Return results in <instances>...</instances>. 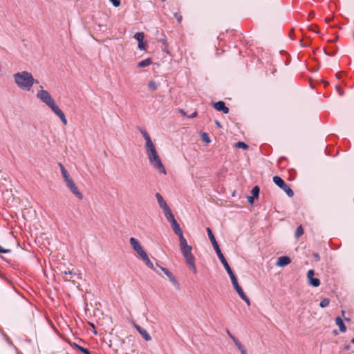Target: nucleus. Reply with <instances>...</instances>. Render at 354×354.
<instances>
[{
    "label": "nucleus",
    "mask_w": 354,
    "mask_h": 354,
    "mask_svg": "<svg viewBox=\"0 0 354 354\" xmlns=\"http://www.w3.org/2000/svg\"><path fill=\"white\" fill-rule=\"evenodd\" d=\"M335 323L338 326L341 332H345L346 330V326L344 324L342 319L340 317L335 319Z\"/></svg>",
    "instance_id": "17"
},
{
    "label": "nucleus",
    "mask_w": 354,
    "mask_h": 354,
    "mask_svg": "<svg viewBox=\"0 0 354 354\" xmlns=\"http://www.w3.org/2000/svg\"><path fill=\"white\" fill-rule=\"evenodd\" d=\"M196 115H197V113L195 111L191 115L187 116V118H192L196 117Z\"/></svg>",
    "instance_id": "37"
},
{
    "label": "nucleus",
    "mask_w": 354,
    "mask_h": 354,
    "mask_svg": "<svg viewBox=\"0 0 354 354\" xmlns=\"http://www.w3.org/2000/svg\"><path fill=\"white\" fill-rule=\"evenodd\" d=\"M329 302H330V301L328 299H327V298L323 299L319 304V306L321 308H325V307L328 306V305L329 304Z\"/></svg>",
    "instance_id": "25"
},
{
    "label": "nucleus",
    "mask_w": 354,
    "mask_h": 354,
    "mask_svg": "<svg viewBox=\"0 0 354 354\" xmlns=\"http://www.w3.org/2000/svg\"><path fill=\"white\" fill-rule=\"evenodd\" d=\"M166 218L171 223L174 232L179 237L180 250L187 265L194 274H197L198 271L195 264V259L192 253V247L187 243L186 239L184 237L183 230L176 221L174 214L166 217Z\"/></svg>",
    "instance_id": "1"
},
{
    "label": "nucleus",
    "mask_w": 354,
    "mask_h": 354,
    "mask_svg": "<svg viewBox=\"0 0 354 354\" xmlns=\"http://www.w3.org/2000/svg\"><path fill=\"white\" fill-rule=\"evenodd\" d=\"M161 270L168 277L169 281L176 286H179V283L172 273L167 268L160 267Z\"/></svg>",
    "instance_id": "11"
},
{
    "label": "nucleus",
    "mask_w": 354,
    "mask_h": 354,
    "mask_svg": "<svg viewBox=\"0 0 354 354\" xmlns=\"http://www.w3.org/2000/svg\"><path fill=\"white\" fill-rule=\"evenodd\" d=\"M315 259H316L317 260H319V255H318V254H315Z\"/></svg>",
    "instance_id": "40"
},
{
    "label": "nucleus",
    "mask_w": 354,
    "mask_h": 354,
    "mask_svg": "<svg viewBox=\"0 0 354 354\" xmlns=\"http://www.w3.org/2000/svg\"><path fill=\"white\" fill-rule=\"evenodd\" d=\"M114 7H118L120 5V0H109Z\"/></svg>",
    "instance_id": "30"
},
{
    "label": "nucleus",
    "mask_w": 354,
    "mask_h": 354,
    "mask_svg": "<svg viewBox=\"0 0 354 354\" xmlns=\"http://www.w3.org/2000/svg\"><path fill=\"white\" fill-rule=\"evenodd\" d=\"M214 106L217 111H223L225 114H227L229 112V109L225 106L223 101L214 103Z\"/></svg>",
    "instance_id": "13"
},
{
    "label": "nucleus",
    "mask_w": 354,
    "mask_h": 354,
    "mask_svg": "<svg viewBox=\"0 0 354 354\" xmlns=\"http://www.w3.org/2000/svg\"><path fill=\"white\" fill-rule=\"evenodd\" d=\"M180 112L183 114L184 117H187L185 112L183 110H180Z\"/></svg>",
    "instance_id": "39"
},
{
    "label": "nucleus",
    "mask_w": 354,
    "mask_h": 354,
    "mask_svg": "<svg viewBox=\"0 0 354 354\" xmlns=\"http://www.w3.org/2000/svg\"><path fill=\"white\" fill-rule=\"evenodd\" d=\"M66 185L70 191L79 199H83V195L78 189L77 186L72 179L71 180L66 183Z\"/></svg>",
    "instance_id": "8"
},
{
    "label": "nucleus",
    "mask_w": 354,
    "mask_h": 354,
    "mask_svg": "<svg viewBox=\"0 0 354 354\" xmlns=\"http://www.w3.org/2000/svg\"><path fill=\"white\" fill-rule=\"evenodd\" d=\"M303 234V229L301 227V226H299L297 228V230H296V232H295V236L297 237H299L300 236L301 234Z\"/></svg>",
    "instance_id": "29"
},
{
    "label": "nucleus",
    "mask_w": 354,
    "mask_h": 354,
    "mask_svg": "<svg viewBox=\"0 0 354 354\" xmlns=\"http://www.w3.org/2000/svg\"><path fill=\"white\" fill-rule=\"evenodd\" d=\"M12 80L16 87L25 92H32L34 85L39 83L33 74L26 70L15 72L12 75Z\"/></svg>",
    "instance_id": "4"
},
{
    "label": "nucleus",
    "mask_w": 354,
    "mask_h": 354,
    "mask_svg": "<svg viewBox=\"0 0 354 354\" xmlns=\"http://www.w3.org/2000/svg\"><path fill=\"white\" fill-rule=\"evenodd\" d=\"M10 252V250L8 248H3L1 246H0V253H5L8 254Z\"/></svg>",
    "instance_id": "31"
},
{
    "label": "nucleus",
    "mask_w": 354,
    "mask_h": 354,
    "mask_svg": "<svg viewBox=\"0 0 354 354\" xmlns=\"http://www.w3.org/2000/svg\"><path fill=\"white\" fill-rule=\"evenodd\" d=\"M60 169H61L62 174L63 176V178H64L66 183L72 180V178L70 177L67 170L62 165H61Z\"/></svg>",
    "instance_id": "16"
},
{
    "label": "nucleus",
    "mask_w": 354,
    "mask_h": 354,
    "mask_svg": "<svg viewBox=\"0 0 354 354\" xmlns=\"http://www.w3.org/2000/svg\"><path fill=\"white\" fill-rule=\"evenodd\" d=\"M314 270H309L307 272V278L308 279V283L310 286L318 287L320 285V281L318 278L314 277Z\"/></svg>",
    "instance_id": "10"
},
{
    "label": "nucleus",
    "mask_w": 354,
    "mask_h": 354,
    "mask_svg": "<svg viewBox=\"0 0 354 354\" xmlns=\"http://www.w3.org/2000/svg\"><path fill=\"white\" fill-rule=\"evenodd\" d=\"M152 64V60L151 58H147L145 60H142L140 62H138V66L140 68L142 67H146Z\"/></svg>",
    "instance_id": "20"
},
{
    "label": "nucleus",
    "mask_w": 354,
    "mask_h": 354,
    "mask_svg": "<svg viewBox=\"0 0 354 354\" xmlns=\"http://www.w3.org/2000/svg\"><path fill=\"white\" fill-rule=\"evenodd\" d=\"M218 258L221 263H225L227 261L223 254L218 256Z\"/></svg>",
    "instance_id": "34"
},
{
    "label": "nucleus",
    "mask_w": 354,
    "mask_h": 354,
    "mask_svg": "<svg viewBox=\"0 0 354 354\" xmlns=\"http://www.w3.org/2000/svg\"><path fill=\"white\" fill-rule=\"evenodd\" d=\"M215 124L218 127L221 128V124L218 121H215Z\"/></svg>",
    "instance_id": "38"
},
{
    "label": "nucleus",
    "mask_w": 354,
    "mask_h": 354,
    "mask_svg": "<svg viewBox=\"0 0 354 354\" xmlns=\"http://www.w3.org/2000/svg\"><path fill=\"white\" fill-rule=\"evenodd\" d=\"M129 241L133 250L142 258V259L145 262L146 265L151 269L156 271V268L153 263L149 259L147 252L144 250L139 241L134 237H131Z\"/></svg>",
    "instance_id": "6"
},
{
    "label": "nucleus",
    "mask_w": 354,
    "mask_h": 354,
    "mask_svg": "<svg viewBox=\"0 0 354 354\" xmlns=\"http://www.w3.org/2000/svg\"><path fill=\"white\" fill-rule=\"evenodd\" d=\"M212 245H213L214 250H216L217 248H219V245H218L216 240L214 241H212Z\"/></svg>",
    "instance_id": "32"
},
{
    "label": "nucleus",
    "mask_w": 354,
    "mask_h": 354,
    "mask_svg": "<svg viewBox=\"0 0 354 354\" xmlns=\"http://www.w3.org/2000/svg\"><path fill=\"white\" fill-rule=\"evenodd\" d=\"M142 135L145 141V148L150 166L156 169L160 174L166 175L165 167L149 134L147 131H142Z\"/></svg>",
    "instance_id": "2"
},
{
    "label": "nucleus",
    "mask_w": 354,
    "mask_h": 354,
    "mask_svg": "<svg viewBox=\"0 0 354 354\" xmlns=\"http://www.w3.org/2000/svg\"><path fill=\"white\" fill-rule=\"evenodd\" d=\"M201 138L202 140L206 143V144H209L211 140H210V138H209L208 135L206 133H202L201 134Z\"/></svg>",
    "instance_id": "22"
},
{
    "label": "nucleus",
    "mask_w": 354,
    "mask_h": 354,
    "mask_svg": "<svg viewBox=\"0 0 354 354\" xmlns=\"http://www.w3.org/2000/svg\"><path fill=\"white\" fill-rule=\"evenodd\" d=\"M215 251H216L218 257L220 256V255H223V253L221 252V250L220 248H217L216 250H215Z\"/></svg>",
    "instance_id": "36"
},
{
    "label": "nucleus",
    "mask_w": 354,
    "mask_h": 354,
    "mask_svg": "<svg viewBox=\"0 0 354 354\" xmlns=\"http://www.w3.org/2000/svg\"><path fill=\"white\" fill-rule=\"evenodd\" d=\"M90 325H91V326L93 329H95V326H94L93 324L90 323Z\"/></svg>",
    "instance_id": "41"
},
{
    "label": "nucleus",
    "mask_w": 354,
    "mask_h": 354,
    "mask_svg": "<svg viewBox=\"0 0 354 354\" xmlns=\"http://www.w3.org/2000/svg\"><path fill=\"white\" fill-rule=\"evenodd\" d=\"M35 96L39 102L46 104L49 109H50V110L59 117L64 125L67 124V119L64 112L57 105L51 94L44 88L43 85L40 84L38 86Z\"/></svg>",
    "instance_id": "3"
},
{
    "label": "nucleus",
    "mask_w": 354,
    "mask_h": 354,
    "mask_svg": "<svg viewBox=\"0 0 354 354\" xmlns=\"http://www.w3.org/2000/svg\"><path fill=\"white\" fill-rule=\"evenodd\" d=\"M206 230H207L208 236H209L211 242L216 241V239H215L211 229L209 227H207Z\"/></svg>",
    "instance_id": "24"
},
{
    "label": "nucleus",
    "mask_w": 354,
    "mask_h": 354,
    "mask_svg": "<svg viewBox=\"0 0 354 354\" xmlns=\"http://www.w3.org/2000/svg\"><path fill=\"white\" fill-rule=\"evenodd\" d=\"M156 199L158 201L160 207L162 209L165 217H167L173 214L170 207L164 200L163 197L160 194H156Z\"/></svg>",
    "instance_id": "7"
},
{
    "label": "nucleus",
    "mask_w": 354,
    "mask_h": 354,
    "mask_svg": "<svg viewBox=\"0 0 354 354\" xmlns=\"http://www.w3.org/2000/svg\"><path fill=\"white\" fill-rule=\"evenodd\" d=\"M273 182L279 188H281L285 184V182L283 181V180L278 176H275L273 177Z\"/></svg>",
    "instance_id": "19"
},
{
    "label": "nucleus",
    "mask_w": 354,
    "mask_h": 354,
    "mask_svg": "<svg viewBox=\"0 0 354 354\" xmlns=\"http://www.w3.org/2000/svg\"><path fill=\"white\" fill-rule=\"evenodd\" d=\"M137 329H138V332L140 333V334L142 336V337L146 341H150L151 339V336L149 335V334L147 333V331L146 330L142 329L139 327Z\"/></svg>",
    "instance_id": "18"
},
{
    "label": "nucleus",
    "mask_w": 354,
    "mask_h": 354,
    "mask_svg": "<svg viewBox=\"0 0 354 354\" xmlns=\"http://www.w3.org/2000/svg\"><path fill=\"white\" fill-rule=\"evenodd\" d=\"M93 333H94V334H97V332H96V330L95 329L93 330Z\"/></svg>",
    "instance_id": "42"
},
{
    "label": "nucleus",
    "mask_w": 354,
    "mask_h": 354,
    "mask_svg": "<svg viewBox=\"0 0 354 354\" xmlns=\"http://www.w3.org/2000/svg\"><path fill=\"white\" fill-rule=\"evenodd\" d=\"M281 189H283L289 197H292L293 196L292 190L291 189L290 186H288L286 183L281 187Z\"/></svg>",
    "instance_id": "21"
},
{
    "label": "nucleus",
    "mask_w": 354,
    "mask_h": 354,
    "mask_svg": "<svg viewBox=\"0 0 354 354\" xmlns=\"http://www.w3.org/2000/svg\"><path fill=\"white\" fill-rule=\"evenodd\" d=\"M254 198H254V197H253V196H248V197H247V199H248V202H249L251 205H252V204L254 203Z\"/></svg>",
    "instance_id": "33"
},
{
    "label": "nucleus",
    "mask_w": 354,
    "mask_h": 354,
    "mask_svg": "<svg viewBox=\"0 0 354 354\" xmlns=\"http://www.w3.org/2000/svg\"><path fill=\"white\" fill-rule=\"evenodd\" d=\"M236 147L237 148H242L243 149H247L248 146L243 142H239L236 144Z\"/></svg>",
    "instance_id": "26"
},
{
    "label": "nucleus",
    "mask_w": 354,
    "mask_h": 354,
    "mask_svg": "<svg viewBox=\"0 0 354 354\" xmlns=\"http://www.w3.org/2000/svg\"><path fill=\"white\" fill-rule=\"evenodd\" d=\"M252 193L253 197H254L255 198H258L259 194V187H257V186L254 187L252 188Z\"/></svg>",
    "instance_id": "23"
},
{
    "label": "nucleus",
    "mask_w": 354,
    "mask_h": 354,
    "mask_svg": "<svg viewBox=\"0 0 354 354\" xmlns=\"http://www.w3.org/2000/svg\"><path fill=\"white\" fill-rule=\"evenodd\" d=\"M75 346L77 348V349L79 351H80L82 353H84V354H90L89 351L86 349V348H84L77 344H75Z\"/></svg>",
    "instance_id": "28"
},
{
    "label": "nucleus",
    "mask_w": 354,
    "mask_h": 354,
    "mask_svg": "<svg viewBox=\"0 0 354 354\" xmlns=\"http://www.w3.org/2000/svg\"><path fill=\"white\" fill-rule=\"evenodd\" d=\"M133 38L138 41V48L140 50H145L146 47V42L145 41V35L144 33L142 32H136Z\"/></svg>",
    "instance_id": "9"
},
{
    "label": "nucleus",
    "mask_w": 354,
    "mask_h": 354,
    "mask_svg": "<svg viewBox=\"0 0 354 354\" xmlns=\"http://www.w3.org/2000/svg\"><path fill=\"white\" fill-rule=\"evenodd\" d=\"M231 338L241 354H248V351H247L246 348L243 346V345L241 343L240 341H239L234 336H231Z\"/></svg>",
    "instance_id": "15"
},
{
    "label": "nucleus",
    "mask_w": 354,
    "mask_h": 354,
    "mask_svg": "<svg viewBox=\"0 0 354 354\" xmlns=\"http://www.w3.org/2000/svg\"><path fill=\"white\" fill-rule=\"evenodd\" d=\"M148 86H149V88L153 91L156 90L157 87H158L156 83L154 81H150L149 82Z\"/></svg>",
    "instance_id": "27"
},
{
    "label": "nucleus",
    "mask_w": 354,
    "mask_h": 354,
    "mask_svg": "<svg viewBox=\"0 0 354 354\" xmlns=\"http://www.w3.org/2000/svg\"><path fill=\"white\" fill-rule=\"evenodd\" d=\"M290 263V259L287 256H283L280 257L277 259V261L276 262V266L282 268L287 265H288Z\"/></svg>",
    "instance_id": "12"
},
{
    "label": "nucleus",
    "mask_w": 354,
    "mask_h": 354,
    "mask_svg": "<svg viewBox=\"0 0 354 354\" xmlns=\"http://www.w3.org/2000/svg\"><path fill=\"white\" fill-rule=\"evenodd\" d=\"M231 338L241 354H248V351H247L246 348L243 346V345L241 343L240 341H239L234 336H231Z\"/></svg>",
    "instance_id": "14"
},
{
    "label": "nucleus",
    "mask_w": 354,
    "mask_h": 354,
    "mask_svg": "<svg viewBox=\"0 0 354 354\" xmlns=\"http://www.w3.org/2000/svg\"><path fill=\"white\" fill-rule=\"evenodd\" d=\"M222 264L224 266L226 272H227V274L230 278L231 282L232 283V286H233L234 288L235 289V290L236 291V292L238 293V295L247 304L248 306H250V299L247 297V295L243 292L242 288L239 285L238 280H237L235 274H234L232 270L230 267L228 263L226 261L225 263H222Z\"/></svg>",
    "instance_id": "5"
},
{
    "label": "nucleus",
    "mask_w": 354,
    "mask_h": 354,
    "mask_svg": "<svg viewBox=\"0 0 354 354\" xmlns=\"http://www.w3.org/2000/svg\"><path fill=\"white\" fill-rule=\"evenodd\" d=\"M215 251H216L218 257L220 256V255H223V253L221 252V250L220 248H217L216 250H215Z\"/></svg>",
    "instance_id": "35"
}]
</instances>
